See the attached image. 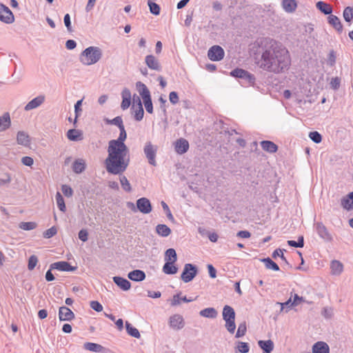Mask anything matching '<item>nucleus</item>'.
I'll use <instances>...</instances> for the list:
<instances>
[{
	"label": "nucleus",
	"instance_id": "1",
	"mask_svg": "<svg viewBox=\"0 0 353 353\" xmlns=\"http://www.w3.org/2000/svg\"><path fill=\"white\" fill-rule=\"evenodd\" d=\"M258 53L255 61L258 67L266 72L279 74L287 70L291 59L288 50L277 41L269 38H261L255 42Z\"/></svg>",
	"mask_w": 353,
	"mask_h": 353
},
{
	"label": "nucleus",
	"instance_id": "2",
	"mask_svg": "<svg viewBox=\"0 0 353 353\" xmlns=\"http://www.w3.org/2000/svg\"><path fill=\"white\" fill-rule=\"evenodd\" d=\"M119 131V137L109 141L108 157L104 161L106 171L111 174L123 173L130 163V159L127 157L128 148L125 144L127 138L125 127L120 128Z\"/></svg>",
	"mask_w": 353,
	"mask_h": 353
},
{
	"label": "nucleus",
	"instance_id": "3",
	"mask_svg": "<svg viewBox=\"0 0 353 353\" xmlns=\"http://www.w3.org/2000/svg\"><path fill=\"white\" fill-rule=\"evenodd\" d=\"M102 57V50L95 46L85 48L80 54L79 60L85 65H90L98 62Z\"/></svg>",
	"mask_w": 353,
	"mask_h": 353
},
{
	"label": "nucleus",
	"instance_id": "4",
	"mask_svg": "<svg viewBox=\"0 0 353 353\" xmlns=\"http://www.w3.org/2000/svg\"><path fill=\"white\" fill-rule=\"evenodd\" d=\"M235 311L234 308L228 305L223 307L222 311L223 319L225 321V327L230 333L233 334L236 330Z\"/></svg>",
	"mask_w": 353,
	"mask_h": 353
},
{
	"label": "nucleus",
	"instance_id": "5",
	"mask_svg": "<svg viewBox=\"0 0 353 353\" xmlns=\"http://www.w3.org/2000/svg\"><path fill=\"white\" fill-rule=\"evenodd\" d=\"M230 75L239 79V83L245 87L252 85L255 82V77L247 70L241 68H236L230 72Z\"/></svg>",
	"mask_w": 353,
	"mask_h": 353
},
{
	"label": "nucleus",
	"instance_id": "6",
	"mask_svg": "<svg viewBox=\"0 0 353 353\" xmlns=\"http://www.w3.org/2000/svg\"><path fill=\"white\" fill-rule=\"evenodd\" d=\"M136 87L139 91V94L143 99L146 111L148 113L152 114L153 112V105L150 90L147 86L141 81L136 83Z\"/></svg>",
	"mask_w": 353,
	"mask_h": 353
},
{
	"label": "nucleus",
	"instance_id": "7",
	"mask_svg": "<svg viewBox=\"0 0 353 353\" xmlns=\"http://www.w3.org/2000/svg\"><path fill=\"white\" fill-rule=\"evenodd\" d=\"M143 152L148 160V163L153 166L157 165L156 155L157 146L153 145L150 141H147L143 148Z\"/></svg>",
	"mask_w": 353,
	"mask_h": 353
},
{
	"label": "nucleus",
	"instance_id": "8",
	"mask_svg": "<svg viewBox=\"0 0 353 353\" xmlns=\"http://www.w3.org/2000/svg\"><path fill=\"white\" fill-rule=\"evenodd\" d=\"M168 323L170 328L174 331H179L185 325L184 318L179 314L171 315L168 319Z\"/></svg>",
	"mask_w": 353,
	"mask_h": 353
},
{
	"label": "nucleus",
	"instance_id": "9",
	"mask_svg": "<svg viewBox=\"0 0 353 353\" xmlns=\"http://www.w3.org/2000/svg\"><path fill=\"white\" fill-rule=\"evenodd\" d=\"M197 274L196 265L191 263H186L184 265L181 278L185 283H188L193 280Z\"/></svg>",
	"mask_w": 353,
	"mask_h": 353
},
{
	"label": "nucleus",
	"instance_id": "10",
	"mask_svg": "<svg viewBox=\"0 0 353 353\" xmlns=\"http://www.w3.org/2000/svg\"><path fill=\"white\" fill-rule=\"evenodd\" d=\"M225 52L220 46H213L208 51V57L212 61H219L224 57Z\"/></svg>",
	"mask_w": 353,
	"mask_h": 353
},
{
	"label": "nucleus",
	"instance_id": "11",
	"mask_svg": "<svg viewBox=\"0 0 353 353\" xmlns=\"http://www.w3.org/2000/svg\"><path fill=\"white\" fill-rule=\"evenodd\" d=\"M314 226L318 235L323 241L331 242L333 240L332 234L323 223L317 222L314 224Z\"/></svg>",
	"mask_w": 353,
	"mask_h": 353
},
{
	"label": "nucleus",
	"instance_id": "12",
	"mask_svg": "<svg viewBox=\"0 0 353 353\" xmlns=\"http://www.w3.org/2000/svg\"><path fill=\"white\" fill-rule=\"evenodd\" d=\"M0 21L8 24L12 23L14 21L12 11L3 3H0Z\"/></svg>",
	"mask_w": 353,
	"mask_h": 353
},
{
	"label": "nucleus",
	"instance_id": "13",
	"mask_svg": "<svg viewBox=\"0 0 353 353\" xmlns=\"http://www.w3.org/2000/svg\"><path fill=\"white\" fill-rule=\"evenodd\" d=\"M137 210L143 214H149L152 210L150 200L145 197H141L137 201Z\"/></svg>",
	"mask_w": 353,
	"mask_h": 353
},
{
	"label": "nucleus",
	"instance_id": "14",
	"mask_svg": "<svg viewBox=\"0 0 353 353\" xmlns=\"http://www.w3.org/2000/svg\"><path fill=\"white\" fill-rule=\"evenodd\" d=\"M50 269H54L63 272H74L77 269V267L72 266L70 263L61 261L52 263L50 265Z\"/></svg>",
	"mask_w": 353,
	"mask_h": 353
},
{
	"label": "nucleus",
	"instance_id": "15",
	"mask_svg": "<svg viewBox=\"0 0 353 353\" xmlns=\"http://www.w3.org/2000/svg\"><path fill=\"white\" fill-rule=\"evenodd\" d=\"M45 96L43 94H40L37 96V97L32 99L30 101H29L24 107V110L26 111H30L33 109L37 108L39 107L41 104H43L45 101Z\"/></svg>",
	"mask_w": 353,
	"mask_h": 353
},
{
	"label": "nucleus",
	"instance_id": "16",
	"mask_svg": "<svg viewBox=\"0 0 353 353\" xmlns=\"http://www.w3.org/2000/svg\"><path fill=\"white\" fill-rule=\"evenodd\" d=\"M59 318L61 321H70L74 318V314L73 312L68 307L61 306L59 310Z\"/></svg>",
	"mask_w": 353,
	"mask_h": 353
},
{
	"label": "nucleus",
	"instance_id": "17",
	"mask_svg": "<svg viewBox=\"0 0 353 353\" xmlns=\"http://www.w3.org/2000/svg\"><path fill=\"white\" fill-rule=\"evenodd\" d=\"M190 145L188 141L183 138H180L174 143L175 151L179 154L185 153L189 149Z\"/></svg>",
	"mask_w": 353,
	"mask_h": 353
},
{
	"label": "nucleus",
	"instance_id": "18",
	"mask_svg": "<svg viewBox=\"0 0 353 353\" xmlns=\"http://www.w3.org/2000/svg\"><path fill=\"white\" fill-rule=\"evenodd\" d=\"M83 348L90 352L96 353H105L108 351L106 347L102 346L101 345L92 342L85 343L83 344Z\"/></svg>",
	"mask_w": 353,
	"mask_h": 353
},
{
	"label": "nucleus",
	"instance_id": "19",
	"mask_svg": "<svg viewBox=\"0 0 353 353\" xmlns=\"http://www.w3.org/2000/svg\"><path fill=\"white\" fill-rule=\"evenodd\" d=\"M145 63L147 66L152 70L156 71H160L161 70V66L159 61L152 54L145 57Z\"/></svg>",
	"mask_w": 353,
	"mask_h": 353
},
{
	"label": "nucleus",
	"instance_id": "20",
	"mask_svg": "<svg viewBox=\"0 0 353 353\" xmlns=\"http://www.w3.org/2000/svg\"><path fill=\"white\" fill-rule=\"evenodd\" d=\"M112 279L114 283L123 291H128L131 288L130 282L125 278L115 276Z\"/></svg>",
	"mask_w": 353,
	"mask_h": 353
},
{
	"label": "nucleus",
	"instance_id": "21",
	"mask_svg": "<svg viewBox=\"0 0 353 353\" xmlns=\"http://www.w3.org/2000/svg\"><path fill=\"white\" fill-rule=\"evenodd\" d=\"M145 273L141 270H134L128 274L129 279L133 281L140 282L145 279Z\"/></svg>",
	"mask_w": 353,
	"mask_h": 353
},
{
	"label": "nucleus",
	"instance_id": "22",
	"mask_svg": "<svg viewBox=\"0 0 353 353\" xmlns=\"http://www.w3.org/2000/svg\"><path fill=\"white\" fill-rule=\"evenodd\" d=\"M312 353H330L329 345L323 341H318L312 346Z\"/></svg>",
	"mask_w": 353,
	"mask_h": 353
},
{
	"label": "nucleus",
	"instance_id": "23",
	"mask_svg": "<svg viewBox=\"0 0 353 353\" xmlns=\"http://www.w3.org/2000/svg\"><path fill=\"white\" fill-rule=\"evenodd\" d=\"M328 23L332 26L337 32H341L343 31V25L338 17L336 15L330 14L327 17Z\"/></svg>",
	"mask_w": 353,
	"mask_h": 353
},
{
	"label": "nucleus",
	"instance_id": "24",
	"mask_svg": "<svg viewBox=\"0 0 353 353\" xmlns=\"http://www.w3.org/2000/svg\"><path fill=\"white\" fill-rule=\"evenodd\" d=\"M11 125L10 116L8 112H5L0 117V132H3Z\"/></svg>",
	"mask_w": 353,
	"mask_h": 353
},
{
	"label": "nucleus",
	"instance_id": "25",
	"mask_svg": "<svg viewBox=\"0 0 353 353\" xmlns=\"http://www.w3.org/2000/svg\"><path fill=\"white\" fill-rule=\"evenodd\" d=\"M331 274L339 276L343 271V265L339 261L333 260L330 264Z\"/></svg>",
	"mask_w": 353,
	"mask_h": 353
},
{
	"label": "nucleus",
	"instance_id": "26",
	"mask_svg": "<svg viewBox=\"0 0 353 353\" xmlns=\"http://www.w3.org/2000/svg\"><path fill=\"white\" fill-rule=\"evenodd\" d=\"M258 345L263 350V353H271L274 349V343L271 340H260Z\"/></svg>",
	"mask_w": 353,
	"mask_h": 353
},
{
	"label": "nucleus",
	"instance_id": "27",
	"mask_svg": "<svg viewBox=\"0 0 353 353\" xmlns=\"http://www.w3.org/2000/svg\"><path fill=\"white\" fill-rule=\"evenodd\" d=\"M261 146L263 150L270 153H274L278 150V146L271 141H262Z\"/></svg>",
	"mask_w": 353,
	"mask_h": 353
},
{
	"label": "nucleus",
	"instance_id": "28",
	"mask_svg": "<svg viewBox=\"0 0 353 353\" xmlns=\"http://www.w3.org/2000/svg\"><path fill=\"white\" fill-rule=\"evenodd\" d=\"M316 7L324 14L330 15L332 12V6L324 1H318L316 4Z\"/></svg>",
	"mask_w": 353,
	"mask_h": 353
},
{
	"label": "nucleus",
	"instance_id": "29",
	"mask_svg": "<svg viewBox=\"0 0 353 353\" xmlns=\"http://www.w3.org/2000/svg\"><path fill=\"white\" fill-rule=\"evenodd\" d=\"M155 230L158 235L162 237H167L171 234L170 228L165 224H158Z\"/></svg>",
	"mask_w": 353,
	"mask_h": 353
},
{
	"label": "nucleus",
	"instance_id": "30",
	"mask_svg": "<svg viewBox=\"0 0 353 353\" xmlns=\"http://www.w3.org/2000/svg\"><path fill=\"white\" fill-rule=\"evenodd\" d=\"M282 6L287 12H293L295 11L297 4L295 0H282Z\"/></svg>",
	"mask_w": 353,
	"mask_h": 353
},
{
	"label": "nucleus",
	"instance_id": "31",
	"mask_svg": "<svg viewBox=\"0 0 353 353\" xmlns=\"http://www.w3.org/2000/svg\"><path fill=\"white\" fill-rule=\"evenodd\" d=\"M199 314L203 317L215 319L218 315V312L214 307H207L201 310Z\"/></svg>",
	"mask_w": 353,
	"mask_h": 353
},
{
	"label": "nucleus",
	"instance_id": "32",
	"mask_svg": "<svg viewBox=\"0 0 353 353\" xmlns=\"http://www.w3.org/2000/svg\"><path fill=\"white\" fill-rule=\"evenodd\" d=\"M162 270L165 274L172 275L178 272V268L174 265V263L165 262Z\"/></svg>",
	"mask_w": 353,
	"mask_h": 353
},
{
	"label": "nucleus",
	"instance_id": "33",
	"mask_svg": "<svg viewBox=\"0 0 353 353\" xmlns=\"http://www.w3.org/2000/svg\"><path fill=\"white\" fill-rule=\"evenodd\" d=\"M181 292L180 293H178L176 294H174L173 296V298L172 299V301H171V305L172 306H175V305H178L179 304H181V301H183V302H185V303H189V302H192L194 301L193 299L192 298H187V296H184L183 297H181L180 295H181Z\"/></svg>",
	"mask_w": 353,
	"mask_h": 353
},
{
	"label": "nucleus",
	"instance_id": "34",
	"mask_svg": "<svg viewBox=\"0 0 353 353\" xmlns=\"http://www.w3.org/2000/svg\"><path fill=\"white\" fill-rule=\"evenodd\" d=\"M85 169V163L83 159L75 160L72 164V170L77 174L83 172Z\"/></svg>",
	"mask_w": 353,
	"mask_h": 353
},
{
	"label": "nucleus",
	"instance_id": "35",
	"mask_svg": "<svg viewBox=\"0 0 353 353\" xmlns=\"http://www.w3.org/2000/svg\"><path fill=\"white\" fill-rule=\"evenodd\" d=\"M17 141L20 145L27 146L30 143L29 136L23 131H19L17 135Z\"/></svg>",
	"mask_w": 353,
	"mask_h": 353
},
{
	"label": "nucleus",
	"instance_id": "36",
	"mask_svg": "<svg viewBox=\"0 0 353 353\" xmlns=\"http://www.w3.org/2000/svg\"><path fill=\"white\" fill-rule=\"evenodd\" d=\"M165 262L175 263L177 261V254L174 249L169 248L165 252Z\"/></svg>",
	"mask_w": 353,
	"mask_h": 353
},
{
	"label": "nucleus",
	"instance_id": "37",
	"mask_svg": "<svg viewBox=\"0 0 353 353\" xmlns=\"http://www.w3.org/2000/svg\"><path fill=\"white\" fill-rule=\"evenodd\" d=\"M267 269L272 270L274 271H279L280 270L279 266L274 262L270 258H263L261 259Z\"/></svg>",
	"mask_w": 353,
	"mask_h": 353
},
{
	"label": "nucleus",
	"instance_id": "38",
	"mask_svg": "<svg viewBox=\"0 0 353 353\" xmlns=\"http://www.w3.org/2000/svg\"><path fill=\"white\" fill-rule=\"evenodd\" d=\"M125 329L127 333L131 336L137 339L140 338L141 335L139 330L128 321L125 322Z\"/></svg>",
	"mask_w": 353,
	"mask_h": 353
},
{
	"label": "nucleus",
	"instance_id": "39",
	"mask_svg": "<svg viewBox=\"0 0 353 353\" xmlns=\"http://www.w3.org/2000/svg\"><path fill=\"white\" fill-rule=\"evenodd\" d=\"M137 102L138 109L134 112V118L136 121H140L143 119L144 110L142 106L141 101L139 97H137Z\"/></svg>",
	"mask_w": 353,
	"mask_h": 353
},
{
	"label": "nucleus",
	"instance_id": "40",
	"mask_svg": "<svg viewBox=\"0 0 353 353\" xmlns=\"http://www.w3.org/2000/svg\"><path fill=\"white\" fill-rule=\"evenodd\" d=\"M81 132L76 129H70L67 132V137L69 140L72 141H77L80 140L81 138Z\"/></svg>",
	"mask_w": 353,
	"mask_h": 353
},
{
	"label": "nucleus",
	"instance_id": "41",
	"mask_svg": "<svg viewBox=\"0 0 353 353\" xmlns=\"http://www.w3.org/2000/svg\"><path fill=\"white\" fill-rule=\"evenodd\" d=\"M56 202L57 207L59 209L63 212H65L66 210V207L65 204V201L63 199V197L62 196L61 194L59 192H57L55 195Z\"/></svg>",
	"mask_w": 353,
	"mask_h": 353
},
{
	"label": "nucleus",
	"instance_id": "42",
	"mask_svg": "<svg viewBox=\"0 0 353 353\" xmlns=\"http://www.w3.org/2000/svg\"><path fill=\"white\" fill-rule=\"evenodd\" d=\"M123 173L119 174L120 176V183L121 185L122 188L127 192H130L132 190L131 185L126 178L125 176L121 175Z\"/></svg>",
	"mask_w": 353,
	"mask_h": 353
},
{
	"label": "nucleus",
	"instance_id": "43",
	"mask_svg": "<svg viewBox=\"0 0 353 353\" xmlns=\"http://www.w3.org/2000/svg\"><path fill=\"white\" fill-rule=\"evenodd\" d=\"M342 207L347 210H350L353 209V200L349 196H345L341 199Z\"/></svg>",
	"mask_w": 353,
	"mask_h": 353
},
{
	"label": "nucleus",
	"instance_id": "44",
	"mask_svg": "<svg viewBox=\"0 0 353 353\" xmlns=\"http://www.w3.org/2000/svg\"><path fill=\"white\" fill-rule=\"evenodd\" d=\"M288 245L294 248H303L304 246V238L303 236H299L298 240H288Z\"/></svg>",
	"mask_w": 353,
	"mask_h": 353
},
{
	"label": "nucleus",
	"instance_id": "45",
	"mask_svg": "<svg viewBox=\"0 0 353 353\" xmlns=\"http://www.w3.org/2000/svg\"><path fill=\"white\" fill-rule=\"evenodd\" d=\"M148 5L149 6L150 12L154 14V15H159L160 14V6L152 2L151 0H149L148 1Z\"/></svg>",
	"mask_w": 353,
	"mask_h": 353
},
{
	"label": "nucleus",
	"instance_id": "46",
	"mask_svg": "<svg viewBox=\"0 0 353 353\" xmlns=\"http://www.w3.org/2000/svg\"><path fill=\"white\" fill-rule=\"evenodd\" d=\"M105 123L108 124H112V125H117L119 128V129L124 127L122 118L119 116L116 117L111 120L107 119L105 120Z\"/></svg>",
	"mask_w": 353,
	"mask_h": 353
},
{
	"label": "nucleus",
	"instance_id": "47",
	"mask_svg": "<svg viewBox=\"0 0 353 353\" xmlns=\"http://www.w3.org/2000/svg\"><path fill=\"white\" fill-rule=\"evenodd\" d=\"M343 15L345 21L350 22L353 19V8L346 7L343 10Z\"/></svg>",
	"mask_w": 353,
	"mask_h": 353
},
{
	"label": "nucleus",
	"instance_id": "48",
	"mask_svg": "<svg viewBox=\"0 0 353 353\" xmlns=\"http://www.w3.org/2000/svg\"><path fill=\"white\" fill-rule=\"evenodd\" d=\"M236 348L240 353H248L250 351L249 344L245 342L238 341Z\"/></svg>",
	"mask_w": 353,
	"mask_h": 353
},
{
	"label": "nucleus",
	"instance_id": "49",
	"mask_svg": "<svg viewBox=\"0 0 353 353\" xmlns=\"http://www.w3.org/2000/svg\"><path fill=\"white\" fill-rule=\"evenodd\" d=\"M37 227V223L35 222H21L19 223V228L23 230H32Z\"/></svg>",
	"mask_w": 353,
	"mask_h": 353
},
{
	"label": "nucleus",
	"instance_id": "50",
	"mask_svg": "<svg viewBox=\"0 0 353 353\" xmlns=\"http://www.w3.org/2000/svg\"><path fill=\"white\" fill-rule=\"evenodd\" d=\"M247 330L246 323L245 322H243L239 325L237 332L236 333L235 337L236 338H241L243 336Z\"/></svg>",
	"mask_w": 353,
	"mask_h": 353
},
{
	"label": "nucleus",
	"instance_id": "51",
	"mask_svg": "<svg viewBox=\"0 0 353 353\" xmlns=\"http://www.w3.org/2000/svg\"><path fill=\"white\" fill-rule=\"evenodd\" d=\"M309 137L315 143H319L322 141V136L317 131L310 132L309 134Z\"/></svg>",
	"mask_w": 353,
	"mask_h": 353
},
{
	"label": "nucleus",
	"instance_id": "52",
	"mask_svg": "<svg viewBox=\"0 0 353 353\" xmlns=\"http://www.w3.org/2000/svg\"><path fill=\"white\" fill-rule=\"evenodd\" d=\"M161 205L163 210L165 212V214H166V216H167L168 219L170 221L173 222L174 221V216H173V215H172V212H171L168 205H167V203L165 201H162L161 202Z\"/></svg>",
	"mask_w": 353,
	"mask_h": 353
},
{
	"label": "nucleus",
	"instance_id": "53",
	"mask_svg": "<svg viewBox=\"0 0 353 353\" xmlns=\"http://www.w3.org/2000/svg\"><path fill=\"white\" fill-rule=\"evenodd\" d=\"M38 263V259L35 255H32L28 259V268L29 270H32Z\"/></svg>",
	"mask_w": 353,
	"mask_h": 353
},
{
	"label": "nucleus",
	"instance_id": "54",
	"mask_svg": "<svg viewBox=\"0 0 353 353\" xmlns=\"http://www.w3.org/2000/svg\"><path fill=\"white\" fill-rule=\"evenodd\" d=\"M57 230L56 227L52 226L50 228L46 230L43 232V237L46 239H50V238L54 236L57 234Z\"/></svg>",
	"mask_w": 353,
	"mask_h": 353
},
{
	"label": "nucleus",
	"instance_id": "55",
	"mask_svg": "<svg viewBox=\"0 0 353 353\" xmlns=\"http://www.w3.org/2000/svg\"><path fill=\"white\" fill-rule=\"evenodd\" d=\"M82 101H83L82 99L77 101L74 105L75 118L73 121L74 124H75L77 121V118L79 117V112H81V110H82L81 108V106L82 105Z\"/></svg>",
	"mask_w": 353,
	"mask_h": 353
},
{
	"label": "nucleus",
	"instance_id": "56",
	"mask_svg": "<svg viewBox=\"0 0 353 353\" xmlns=\"http://www.w3.org/2000/svg\"><path fill=\"white\" fill-rule=\"evenodd\" d=\"M61 190L63 194L67 197H70L73 194L72 189L68 185H63L61 186Z\"/></svg>",
	"mask_w": 353,
	"mask_h": 353
},
{
	"label": "nucleus",
	"instance_id": "57",
	"mask_svg": "<svg viewBox=\"0 0 353 353\" xmlns=\"http://www.w3.org/2000/svg\"><path fill=\"white\" fill-rule=\"evenodd\" d=\"M90 305L92 310L97 312H101L103 310L102 305L97 301H92Z\"/></svg>",
	"mask_w": 353,
	"mask_h": 353
},
{
	"label": "nucleus",
	"instance_id": "58",
	"mask_svg": "<svg viewBox=\"0 0 353 353\" xmlns=\"http://www.w3.org/2000/svg\"><path fill=\"white\" fill-rule=\"evenodd\" d=\"M79 239L83 242H85L88 239V232L85 229H81L78 234Z\"/></svg>",
	"mask_w": 353,
	"mask_h": 353
},
{
	"label": "nucleus",
	"instance_id": "59",
	"mask_svg": "<svg viewBox=\"0 0 353 353\" xmlns=\"http://www.w3.org/2000/svg\"><path fill=\"white\" fill-rule=\"evenodd\" d=\"M341 79L339 77H334L331 79L330 86L334 90H337L340 87Z\"/></svg>",
	"mask_w": 353,
	"mask_h": 353
},
{
	"label": "nucleus",
	"instance_id": "60",
	"mask_svg": "<svg viewBox=\"0 0 353 353\" xmlns=\"http://www.w3.org/2000/svg\"><path fill=\"white\" fill-rule=\"evenodd\" d=\"M169 100L173 105L176 104L179 102V96L176 92L172 91L169 94Z\"/></svg>",
	"mask_w": 353,
	"mask_h": 353
},
{
	"label": "nucleus",
	"instance_id": "61",
	"mask_svg": "<svg viewBox=\"0 0 353 353\" xmlns=\"http://www.w3.org/2000/svg\"><path fill=\"white\" fill-rule=\"evenodd\" d=\"M336 63V55L334 50H331L329 53L327 63L330 66H333Z\"/></svg>",
	"mask_w": 353,
	"mask_h": 353
},
{
	"label": "nucleus",
	"instance_id": "62",
	"mask_svg": "<svg viewBox=\"0 0 353 353\" xmlns=\"http://www.w3.org/2000/svg\"><path fill=\"white\" fill-rule=\"evenodd\" d=\"M272 257L273 258H276V256H280L281 259L285 261V263H287V260H286V258L285 257L284 254H283V250H281V249H276L275 250L273 253H272Z\"/></svg>",
	"mask_w": 353,
	"mask_h": 353
},
{
	"label": "nucleus",
	"instance_id": "63",
	"mask_svg": "<svg viewBox=\"0 0 353 353\" xmlns=\"http://www.w3.org/2000/svg\"><path fill=\"white\" fill-rule=\"evenodd\" d=\"M21 163L25 165L32 166L34 163V160L32 157L26 156L21 159Z\"/></svg>",
	"mask_w": 353,
	"mask_h": 353
},
{
	"label": "nucleus",
	"instance_id": "64",
	"mask_svg": "<svg viewBox=\"0 0 353 353\" xmlns=\"http://www.w3.org/2000/svg\"><path fill=\"white\" fill-rule=\"evenodd\" d=\"M208 270L211 278L214 279L216 277V270L212 264L208 265Z\"/></svg>",
	"mask_w": 353,
	"mask_h": 353
}]
</instances>
